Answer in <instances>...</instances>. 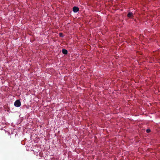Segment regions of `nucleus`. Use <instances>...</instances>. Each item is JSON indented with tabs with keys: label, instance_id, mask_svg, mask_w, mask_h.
<instances>
[{
	"label": "nucleus",
	"instance_id": "obj_2",
	"mask_svg": "<svg viewBox=\"0 0 160 160\" xmlns=\"http://www.w3.org/2000/svg\"><path fill=\"white\" fill-rule=\"evenodd\" d=\"M128 17L129 18H132L133 17L132 13L131 12H129L127 15Z\"/></svg>",
	"mask_w": 160,
	"mask_h": 160
},
{
	"label": "nucleus",
	"instance_id": "obj_1",
	"mask_svg": "<svg viewBox=\"0 0 160 160\" xmlns=\"http://www.w3.org/2000/svg\"><path fill=\"white\" fill-rule=\"evenodd\" d=\"M14 105L17 107H19L21 105V103L19 100H17L14 102Z\"/></svg>",
	"mask_w": 160,
	"mask_h": 160
},
{
	"label": "nucleus",
	"instance_id": "obj_5",
	"mask_svg": "<svg viewBox=\"0 0 160 160\" xmlns=\"http://www.w3.org/2000/svg\"><path fill=\"white\" fill-rule=\"evenodd\" d=\"M150 132V130L149 129H148L146 130V132L147 133H149Z\"/></svg>",
	"mask_w": 160,
	"mask_h": 160
},
{
	"label": "nucleus",
	"instance_id": "obj_6",
	"mask_svg": "<svg viewBox=\"0 0 160 160\" xmlns=\"http://www.w3.org/2000/svg\"><path fill=\"white\" fill-rule=\"evenodd\" d=\"M59 36L61 37H62L63 36V35H62V34L61 33H59Z\"/></svg>",
	"mask_w": 160,
	"mask_h": 160
},
{
	"label": "nucleus",
	"instance_id": "obj_3",
	"mask_svg": "<svg viewBox=\"0 0 160 160\" xmlns=\"http://www.w3.org/2000/svg\"><path fill=\"white\" fill-rule=\"evenodd\" d=\"M73 11L75 12H77L79 10V8L77 7H74L73 8Z\"/></svg>",
	"mask_w": 160,
	"mask_h": 160
},
{
	"label": "nucleus",
	"instance_id": "obj_4",
	"mask_svg": "<svg viewBox=\"0 0 160 160\" xmlns=\"http://www.w3.org/2000/svg\"><path fill=\"white\" fill-rule=\"evenodd\" d=\"M62 52L64 54H66L68 53V51L66 49H63L62 50Z\"/></svg>",
	"mask_w": 160,
	"mask_h": 160
}]
</instances>
